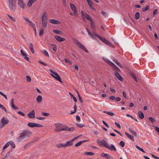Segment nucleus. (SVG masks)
<instances>
[{
    "mask_svg": "<svg viewBox=\"0 0 159 159\" xmlns=\"http://www.w3.org/2000/svg\"><path fill=\"white\" fill-rule=\"evenodd\" d=\"M32 134V133L30 130H24L20 133L19 136L17 138L16 141L18 142L25 141Z\"/></svg>",
    "mask_w": 159,
    "mask_h": 159,
    "instance_id": "1",
    "label": "nucleus"
},
{
    "mask_svg": "<svg viewBox=\"0 0 159 159\" xmlns=\"http://www.w3.org/2000/svg\"><path fill=\"white\" fill-rule=\"evenodd\" d=\"M8 6L11 11H14L16 9V2L17 0H8Z\"/></svg>",
    "mask_w": 159,
    "mask_h": 159,
    "instance_id": "2",
    "label": "nucleus"
},
{
    "mask_svg": "<svg viewBox=\"0 0 159 159\" xmlns=\"http://www.w3.org/2000/svg\"><path fill=\"white\" fill-rule=\"evenodd\" d=\"M74 42L77 45V46L80 48L85 52L87 53H89V52L88 50L85 48V47L82 44H81L78 40L75 38L73 39Z\"/></svg>",
    "mask_w": 159,
    "mask_h": 159,
    "instance_id": "3",
    "label": "nucleus"
},
{
    "mask_svg": "<svg viewBox=\"0 0 159 159\" xmlns=\"http://www.w3.org/2000/svg\"><path fill=\"white\" fill-rule=\"evenodd\" d=\"M1 124L0 125V128L2 129L9 123V120L7 118L3 117L1 120Z\"/></svg>",
    "mask_w": 159,
    "mask_h": 159,
    "instance_id": "4",
    "label": "nucleus"
},
{
    "mask_svg": "<svg viewBox=\"0 0 159 159\" xmlns=\"http://www.w3.org/2000/svg\"><path fill=\"white\" fill-rule=\"evenodd\" d=\"M50 72L52 73L53 74H51L52 76L54 78L56 79L59 82L62 83V82L61 80V79L60 76L58 75V74L56 72H54L52 70H50Z\"/></svg>",
    "mask_w": 159,
    "mask_h": 159,
    "instance_id": "5",
    "label": "nucleus"
},
{
    "mask_svg": "<svg viewBox=\"0 0 159 159\" xmlns=\"http://www.w3.org/2000/svg\"><path fill=\"white\" fill-rule=\"evenodd\" d=\"M81 14L83 19L84 20L85 18L90 21H92V20L90 16L86 12H84L83 11H81Z\"/></svg>",
    "mask_w": 159,
    "mask_h": 159,
    "instance_id": "6",
    "label": "nucleus"
},
{
    "mask_svg": "<svg viewBox=\"0 0 159 159\" xmlns=\"http://www.w3.org/2000/svg\"><path fill=\"white\" fill-rule=\"evenodd\" d=\"M27 125L29 127L31 128L34 127H42L43 126L42 125L32 122H29Z\"/></svg>",
    "mask_w": 159,
    "mask_h": 159,
    "instance_id": "7",
    "label": "nucleus"
},
{
    "mask_svg": "<svg viewBox=\"0 0 159 159\" xmlns=\"http://www.w3.org/2000/svg\"><path fill=\"white\" fill-rule=\"evenodd\" d=\"M17 3L19 7H20L22 9H24L26 7V4L23 0H18Z\"/></svg>",
    "mask_w": 159,
    "mask_h": 159,
    "instance_id": "8",
    "label": "nucleus"
},
{
    "mask_svg": "<svg viewBox=\"0 0 159 159\" xmlns=\"http://www.w3.org/2000/svg\"><path fill=\"white\" fill-rule=\"evenodd\" d=\"M70 8L74 12V15L77 16L78 15V12L74 4L72 3L70 4Z\"/></svg>",
    "mask_w": 159,
    "mask_h": 159,
    "instance_id": "9",
    "label": "nucleus"
},
{
    "mask_svg": "<svg viewBox=\"0 0 159 159\" xmlns=\"http://www.w3.org/2000/svg\"><path fill=\"white\" fill-rule=\"evenodd\" d=\"M55 125L56 127V129H55L56 132H59L61 131L62 127V125L60 123H57L55 124Z\"/></svg>",
    "mask_w": 159,
    "mask_h": 159,
    "instance_id": "10",
    "label": "nucleus"
},
{
    "mask_svg": "<svg viewBox=\"0 0 159 159\" xmlns=\"http://www.w3.org/2000/svg\"><path fill=\"white\" fill-rule=\"evenodd\" d=\"M23 19L27 22L28 25L31 26L32 28H34L35 26V24L30 20V19L28 18H25L24 17H23Z\"/></svg>",
    "mask_w": 159,
    "mask_h": 159,
    "instance_id": "11",
    "label": "nucleus"
},
{
    "mask_svg": "<svg viewBox=\"0 0 159 159\" xmlns=\"http://www.w3.org/2000/svg\"><path fill=\"white\" fill-rule=\"evenodd\" d=\"M116 77L120 80L122 82L123 81V79L121 75L117 73V71H116V72L114 73Z\"/></svg>",
    "mask_w": 159,
    "mask_h": 159,
    "instance_id": "12",
    "label": "nucleus"
},
{
    "mask_svg": "<svg viewBox=\"0 0 159 159\" xmlns=\"http://www.w3.org/2000/svg\"><path fill=\"white\" fill-rule=\"evenodd\" d=\"M101 39L102 41H103V42H104L105 43L107 44L108 45L111 47H113V45L109 41L107 40L105 38H103Z\"/></svg>",
    "mask_w": 159,
    "mask_h": 159,
    "instance_id": "13",
    "label": "nucleus"
},
{
    "mask_svg": "<svg viewBox=\"0 0 159 159\" xmlns=\"http://www.w3.org/2000/svg\"><path fill=\"white\" fill-rule=\"evenodd\" d=\"M35 111L34 110H32L27 114L28 117L31 118H33L35 117Z\"/></svg>",
    "mask_w": 159,
    "mask_h": 159,
    "instance_id": "14",
    "label": "nucleus"
},
{
    "mask_svg": "<svg viewBox=\"0 0 159 159\" xmlns=\"http://www.w3.org/2000/svg\"><path fill=\"white\" fill-rule=\"evenodd\" d=\"M129 74L136 82H137L138 81L135 75L133 72L129 71Z\"/></svg>",
    "mask_w": 159,
    "mask_h": 159,
    "instance_id": "15",
    "label": "nucleus"
},
{
    "mask_svg": "<svg viewBox=\"0 0 159 159\" xmlns=\"http://www.w3.org/2000/svg\"><path fill=\"white\" fill-rule=\"evenodd\" d=\"M54 38L58 42H60L66 40L65 39L62 38L60 36H55Z\"/></svg>",
    "mask_w": 159,
    "mask_h": 159,
    "instance_id": "16",
    "label": "nucleus"
},
{
    "mask_svg": "<svg viewBox=\"0 0 159 159\" xmlns=\"http://www.w3.org/2000/svg\"><path fill=\"white\" fill-rule=\"evenodd\" d=\"M101 156L105 157L107 159H113V157L111 155L104 153H102L101 154Z\"/></svg>",
    "mask_w": 159,
    "mask_h": 159,
    "instance_id": "17",
    "label": "nucleus"
},
{
    "mask_svg": "<svg viewBox=\"0 0 159 159\" xmlns=\"http://www.w3.org/2000/svg\"><path fill=\"white\" fill-rule=\"evenodd\" d=\"M100 146H103L104 147L107 148V146H108L105 140L102 139L101 141V144Z\"/></svg>",
    "mask_w": 159,
    "mask_h": 159,
    "instance_id": "18",
    "label": "nucleus"
},
{
    "mask_svg": "<svg viewBox=\"0 0 159 159\" xmlns=\"http://www.w3.org/2000/svg\"><path fill=\"white\" fill-rule=\"evenodd\" d=\"M108 149L110 150L111 151H116V149L115 146L112 144H111L110 145V146H109L108 145L107 146V148Z\"/></svg>",
    "mask_w": 159,
    "mask_h": 159,
    "instance_id": "19",
    "label": "nucleus"
},
{
    "mask_svg": "<svg viewBox=\"0 0 159 159\" xmlns=\"http://www.w3.org/2000/svg\"><path fill=\"white\" fill-rule=\"evenodd\" d=\"M49 21L50 23L53 24H58L60 23L59 21L54 19H50Z\"/></svg>",
    "mask_w": 159,
    "mask_h": 159,
    "instance_id": "20",
    "label": "nucleus"
},
{
    "mask_svg": "<svg viewBox=\"0 0 159 159\" xmlns=\"http://www.w3.org/2000/svg\"><path fill=\"white\" fill-rule=\"evenodd\" d=\"M36 100L38 103L39 104L41 103L42 101V98L41 96H38L36 98Z\"/></svg>",
    "mask_w": 159,
    "mask_h": 159,
    "instance_id": "21",
    "label": "nucleus"
},
{
    "mask_svg": "<svg viewBox=\"0 0 159 159\" xmlns=\"http://www.w3.org/2000/svg\"><path fill=\"white\" fill-rule=\"evenodd\" d=\"M48 20L47 16L46 14V12H44L42 15V21Z\"/></svg>",
    "mask_w": 159,
    "mask_h": 159,
    "instance_id": "22",
    "label": "nucleus"
},
{
    "mask_svg": "<svg viewBox=\"0 0 159 159\" xmlns=\"http://www.w3.org/2000/svg\"><path fill=\"white\" fill-rule=\"evenodd\" d=\"M37 0H29L28 1L27 6L29 7H30L31 6L32 4L36 1Z\"/></svg>",
    "mask_w": 159,
    "mask_h": 159,
    "instance_id": "23",
    "label": "nucleus"
},
{
    "mask_svg": "<svg viewBox=\"0 0 159 159\" xmlns=\"http://www.w3.org/2000/svg\"><path fill=\"white\" fill-rule=\"evenodd\" d=\"M73 144V142H72L71 140L68 141L66 143H65V147H66L72 145Z\"/></svg>",
    "mask_w": 159,
    "mask_h": 159,
    "instance_id": "24",
    "label": "nucleus"
},
{
    "mask_svg": "<svg viewBox=\"0 0 159 159\" xmlns=\"http://www.w3.org/2000/svg\"><path fill=\"white\" fill-rule=\"evenodd\" d=\"M29 46L30 50L33 54H34V51L33 48V45L31 43H30L29 44Z\"/></svg>",
    "mask_w": 159,
    "mask_h": 159,
    "instance_id": "25",
    "label": "nucleus"
},
{
    "mask_svg": "<svg viewBox=\"0 0 159 159\" xmlns=\"http://www.w3.org/2000/svg\"><path fill=\"white\" fill-rule=\"evenodd\" d=\"M113 61L120 67L121 68H123V66H122L119 62L118 61H117V60H116V59L114 58Z\"/></svg>",
    "mask_w": 159,
    "mask_h": 159,
    "instance_id": "26",
    "label": "nucleus"
},
{
    "mask_svg": "<svg viewBox=\"0 0 159 159\" xmlns=\"http://www.w3.org/2000/svg\"><path fill=\"white\" fill-rule=\"evenodd\" d=\"M125 134L128 137L130 138V139L133 140V141H134V137L133 136L130 135L129 133L126 132L125 133Z\"/></svg>",
    "mask_w": 159,
    "mask_h": 159,
    "instance_id": "27",
    "label": "nucleus"
},
{
    "mask_svg": "<svg viewBox=\"0 0 159 159\" xmlns=\"http://www.w3.org/2000/svg\"><path fill=\"white\" fill-rule=\"evenodd\" d=\"M139 116L140 118L142 119H143L144 118V115L143 113L141 111H139Z\"/></svg>",
    "mask_w": 159,
    "mask_h": 159,
    "instance_id": "28",
    "label": "nucleus"
},
{
    "mask_svg": "<svg viewBox=\"0 0 159 159\" xmlns=\"http://www.w3.org/2000/svg\"><path fill=\"white\" fill-rule=\"evenodd\" d=\"M65 143H60L57 144L56 145V147L58 148H65Z\"/></svg>",
    "mask_w": 159,
    "mask_h": 159,
    "instance_id": "29",
    "label": "nucleus"
},
{
    "mask_svg": "<svg viewBox=\"0 0 159 159\" xmlns=\"http://www.w3.org/2000/svg\"><path fill=\"white\" fill-rule=\"evenodd\" d=\"M129 132H130L132 134L134 135L136 137L137 136V134L136 132H135L134 131L131 129L130 128H129Z\"/></svg>",
    "mask_w": 159,
    "mask_h": 159,
    "instance_id": "30",
    "label": "nucleus"
},
{
    "mask_svg": "<svg viewBox=\"0 0 159 159\" xmlns=\"http://www.w3.org/2000/svg\"><path fill=\"white\" fill-rule=\"evenodd\" d=\"M140 14L139 12H137L135 14V19L136 20H138L139 19L140 17Z\"/></svg>",
    "mask_w": 159,
    "mask_h": 159,
    "instance_id": "31",
    "label": "nucleus"
},
{
    "mask_svg": "<svg viewBox=\"0 0 159 159\" xmlns=\"http://www.w3.org/2000/svg\"><path fill=\"white\" fill-rule=\"evenodd\" d=\"M42 26L44 28H45L47 26V20L42 21Z\"/></svg>",
    "mask_w": 159,
    "mask_h": 159,
    "instance_id": "32",
    "label": "nucleus"
},
{
    "mask_svg": "<svg viewBox=\"0 0 159 159\" xmlns=\"http://www.w3.org/2000/svg\"><path fill=\"white\" fill-rule=\"evenodd\" d=\"M103 112L111 116H113L114 115V114L113 113L111 112H108L106 111H103Z\"/></svg>",
    "mask_w": 159,
    "mask_h": 159,
    "instance_id": "33",
    "label": "nucleus"
},
{
    "mask_svg": "<svg viewBox=\"0 0 159 159\" xmlns=\"http://www.w3.org/2000/svg\"><path fill=\"white\" fill-rule=\"evenodd\" d=\"M9 145H10L11 147L13 148H15V144L12 141H9Z\"/></svg>",
    "mask_w": 159,
    "mask_h": 159,
    "instance_id": "34",
    "label": "nucleus"
},
{
    "mask_svg": "<svg viewBox=\"0 0 159 159\" xmlns=\"http://www.w3.org/2000/svg\"><path fill=\"white\" fill-rule=\"evenodd\" d=\"M90 22V25H91V27L92 28V29L95 30V25L94 23L92 22V21H91Z\"/></svg>",
    "mask_w": 159,
    "mask_h": 159,
    "instance_id": "35",
    "label": "nucleus"
},
{
    "mask_svg": "<svg viewBox=\"0 0 159 159\" xmlns=\"http://www.w3.org/2000/svg\"><path fill=\"white\" fill-rule=\"evenodd\" d=\"M62 128L61 131H66L67 130V129H68V127L63 125H62Z\"/></svg>",
    "mask_w": 159,
    "mask_h": 159,
    "instance_id": "36",
    "label": "nucleus"
},
{
    "mask_svg": "<svg viewBox=\"0 0 159 159\" xmlns=\"http://www.w3.org/2000/svg\"><path fill=\"white\" fill-rule=\"evenodd\" d=\"M85 155H89L91 156H93L94 155V153L92 152H86L84 153Z\"/></svg>",
    "mask_w": 159,
    "mask_h": 159,
    "instance_id": "37",
    "label": "nucleus"
},
{
    "mask_svg": "<svg viewBox=\"0 0 159 159\" xmlns=\"http://www.w3.org/2000/svg\"><path fill=\"white\" fill-rule=\"evenodd\" d=\"M53 32L55 33L58 34H61V33H62L61 31L60 30H53Z\"/></svg>",
    "mask_w": 159,
    "mask_h": 159,
    "instance_id": "38",
    "label": "nucleus"
},
{
    "mask_svg": "<svg viewBox=\"0 0 159 159\" xmlns=\"http://www.w3.org/2000/svg\"><path fill=\"white\" fill-rule=\"evenodd\" d=\"M9 145V142L7 143L4 146L3 148L2 151H4V149H6L7 148Z\"/></svg>",
    "mask_w": 159,
    "mask_h": 159,
    "instance_id": "39",
    "label": "nucleus"
},
{
    "mask_svg": "<svg viewBox=\"0 0 159 159\" xmlns=\"http://www.w3.org/2000/svg\"><path fill=\"white\" fill-rule=\"evenodd\" d=\"M51 46H53L52 49V50L54 51H56L57 50V45L55 44H51Z\"/></svg>",
    "mask_w": 159,
    "mask_h": 159,
    "instance_id": "40",
    "label": "nucleus"
},
{
    "mask_svg": "<svg viewBox=\"0 0 159 159\" xmlns=\"http://www.w3.org/2000/svg\"><path fill=\"white\" fill-rule=\"evenodd\" d=\"M149 9V7L148 6H146L145 8H143L142 9V11L143 12H144L145 11H148Z\"/></svg>",
    "mask_w": 159,
    "mask_h": 159,
    "instance_id": "41",
    "label": "nucleus"
},
{
    "mask_svg": "<svg viewBox=\"0 0 159 159\" xmlns=\"http://www.w3.org/2000/svg\"><path fill=\"white\" fill-rule=\"evenodd\" d=\"M113 68L115 69V71H117V73L120 72V69L116 65H114V67Z\"/></svg>",
    "mask_w": 159,
    "mask_h": 159,
    "instance_id": "42",
    "label": "nucleus"
},
{
    "mask_svg": "<svg viewBox=\"0 0 159 159\" xmlns=\"http://www.w3.org/2000/svg\"><path fill=\"white\" fill-rule=\"evenodd\" d=\"M0 107L5 112H7V110L2 105L0 104Z\"/></svg>",
    "mask_w": 159,
    "mask_h": 159,
    "instance_id": "43",
    "label": "nucleus"
},
{
    "mask_svg": "<svg viewBox=\"0 0 159 159\" xmlns=\"http://www.w3.org/2000/svg\"><path fill=\"white\" fill-rule=\"evenodd\" d=\"M43 53H44V55L46 56H48V57H49V56L48 53V52H47V51L46 50H43Z\"/></svg>",
    "mask_w": 159,
    "mask_h": 159,
    "instance_id": "44",
    "label": "nucleus"
},
{
    "mask_svg": "<svg viewBox=\"0 0 159 159\" xmlns=\"http://www.w3.org/2000/svg\"><path fill=\"white\" fill-rule=\"evenodd\" d=\"M11 106L12 108L15 110L18 109H19L18 107H17L16 106L14 103H12L11 104Z\"/></svg>",
    "mask_w": 159,
    "mask_h": 159,
    "instance_id": "45",
    "label": "nucleus"
},
{
    "mask_svg": "<svg viewBox=\"0 0 159 159\" xmlns=\"http://www.w3.org/2000/svg\"><path fill=\"white\" fill-rule=\"evenodd\" d=\"M26 80L28 82H30L31 81V78L30 76L27 75L26 76Z\"/></svg>",
    "mask_w": 159,
    "mask_h": 159,
    "instance_id": "46",
    "label": "nucleus"
},
{
    "mask_svg": "<svg viewBox=\"0 0 159 159\" xmlns=\"http://www.w3.org/2000/svg\"><path fill=\"white\" fill-rule=\"evenodd\" d=\"M82 143V142H81V141H80V142L77 143H76L75 145V146L76 147L79 146Z\"/></svg>",
    "mask_w": 159,
    "mask_h": 159,
    "instance_id": "47",
    "label": "nucleus"
},
{
    "mask_svg": "<svg viewBox=\"0 0 159 159\" xmlns=\"http://www.w3.org/2000/svg\"><path fill=\"white\" fill-rule=\"evenodd\" d=\"M76 125L78 127L80 128H82L84 126L83 124H80L79 123H76Z\"/></svg>",
    "mask_w": 159,
    "mask_h": 159,
    "instance_id": "48",
    "label": "nucleus"
},
{
    "mask_svg": "<svg viewBox=\"0 0 159 159\" xmlns=\"http://www.w3.org/2000/svg\"><path fill=\"white\" fill-rule=\"evenodd\" d=\"M136 147L138 149H139V150L140 151L142 152H145L144 151V150L143 149L139 147L138 146H137V145H136Z\"/></svg>",
    "mask_w": 159,
    "mask_h": 159,
    "instance_id": "49",
    "label": "nucleus"
},
{
    "mask_svg": "<svg viewBox=\"0 0 159 159\" xmlns=\"http://www.w3.org/2000/svg\"><path fill=\"white\" fill-rule=\"evenodd\" d=\"M101 14L104 17H107V13L103 11L101 12Z\"/></svg>",
    "mask_w": 159,
    "mask_h": 159,
    "instance_id": "50",
    "label": "nucleus"
},
{
    "mask_svg": "<svg viewBox=\"0 0 159 159\" xmlns=\"http://www.w3.org/2000/svg\"><path fill=\"white\" fill-rule=\"evenodd\" d=\"M148 119L152 123H153L155 121V120L152 117H149Z\"/></svg>",
    "mask_w": 159,
    "mask_h": 159,
    "instance_id": "51",
    "label": "nucleus"
},
{
    "mask_svg": "<svg viewBox=\"0 0 159 159\" xmlns=\"http://www.w3.org/2000/svg\"><path fill=\"white\" fill-rule=\"evenodd\" d=\"M119 144L120 146H121L122 147H124L125 145V143L123 141H121L120 143Z\"/></svg>",
    "mask_w": 159,
    "mask_h": 159,
    "instance_id": "52",
    "label": "nucleus"
},
{
    "mask_svg": "<svg viewBox=\"0 0 159 159\" xmlns=\"http://www.w3.org/2000/svg\"><path fill=\"white\" fill-rule=\"evenodd\" d=\"M89 6H91V4H92V2L91 0H86Z\"/></svg>",
    "mask_w": 159,
    "mask_h": 159,
    "instance_id": "53",
    "label": "nucleus"
},
{
    "mask_svg": "<svg viewBox=\"0 0 159 159\" xmlns=\"http://www.w3.org/2000/svg\"><path fill=\"white\" fill-rule=\"evenodd\" d=\"M44 33V30L43 29H41L39 33L40 36H42L43 35Z\"/></svg>",
    "mask_w": 159,
    "mask_h": 159,
    "instance_id": "54",
    "label": "nucleus"
},
{
    "mask_svg": "<svg viewBox=\"0 0 159 159\" xmlns=\"http://www.w3.org/2000/svg\"><path fill=\"white\" fill-rule=\"evenodd\" d=\"M76 120L78 122H80V117L79 116H76Z\"/></svg>",
    "mask_w": 159,
    "mask_h": 159,
    "instance_id": "55",
    "label": "nucleus"
},
{
    "mask_svg": "<svg viewBox=\"0 0 159 159\" xmlns=\"http://www.w3.org/2000/svg\"><path fill=\"white\" fill-rule=\"evenodd\" d=\"M42 114L43 116H48L49 115V114L48 113L43 112H42Z\"/></svg>",
    "mask_w": 159,
    "mask_h": 159,
    "instance_id": "56",
    "label": "nucleus"
},
{
    "mask_svg": "<svg viewBox=\"0 0 159 159\" xmlns=\"http://www.w3.org/2000/svg\"><path fill=\"white\" fill-rule=\"evenodd\" d=\"M108 64L110 66H113V68L114 67V65H115L111 61L108 63Z\"/></svg>",
    "mask_w": 159,
    "mask_h": 159,
    "instance_id": "57",
    "label": "nucleus"
},
{
    "mask_svg": "<svg viewBox=\"0 0 159 159\" xmlns=\"http://www.w3.org/2000/svg\"><path fill=\"white\" fill-rule=\"evenodd\" d=\"M78 96L79 97V100L80 101V102L81 103H82L83 102V101L81 97H80V94L79 93H78Z\"/></svg>",
    "mask_w": 159,
    "mask_h": 159,
    "instance_id": "58",
    "label": "nucleus"
},
{
    "mask_svg": "<svg viewBox=\"0 0 159 159\" xmlns=\"http://www.w3.org/2000/svg\"><path fill=\"white\" fill-rule=\"evenodd\" d=\"M116 101L117 102H119L121 100V98L119 97L115 98Z\"/></svg>",
    "mask_w": 159,
    "mask_h": 159,
    "instance_id": "59",
    "label": "nucleus"
},
{
    "mask_svg": "<svg viewBox=\"0 0 159 159\" xmlns=\"http://www.w3.org/2000/svg\"><path fill=\"white\" fill-rule=\"evenodd\" d=\"M113 130L116 132L118 133L121 136H123V135L120 132H119V131H118V130H117L115 129H113Z\"/></svg>",
    "mask_w": 159,
    "mask_h": 159,
    "instance_id": "60",
    "label": "nucleus"
},
{
    "mask_svg": "<svg viewBox=\"0 0 159 159\" xmlns=\"http://www.w3.org/2000/svg\"><path fill=\"white\" fill-rule=\"evenodd\" d=\"M20 52L21 53L23 56H25L26 55V54L21 49L20 50Z\"/></svg>",
    "mask_w": 159,
    "mask_h": 159,
    "instance_id": "61",
    "label": "nucleus"
},
{
    "mask_svg": "<svg viewBox=\"0 0 159 159\" xmlns=\"http://www.w3.org/2000/svg\"><path fill=\"white\" fill-rule=\"evenodd\" d=\"M157 13V9H155L153 11V16H154Z\"/></svg>",
    "mask_w": 159,
    "mask_h": 159,
    "instance_id": "62",
    "label": "nucleus"
},
{
    "mask_svg": "<svg viewBox=\"0 0 159 159\" xmlns=\"http://www.w3.org/2000/svg\"><path fill=\"white\" fill-rule=\"evenodd\" d=\"M68 130L70 131H72L75 129V128L74 127H71L69 128H68Z\"/></svg>",
    "mask_w": 159,
    "mask_h": 159,
    "instance_id": "63",
    "label": "nucleus"
},
{
    "mask_svg": "<svg viewBox=\"0 0 159 159\" xmlns=\"http://www.w3.org/2000/svg\"><path fill=\"white\" fill-rule=\"evenodd\" d=\"M151 155H152V157L153 158H154L155 159H159V157L155 156V155L153 154H151Z\"/></svg>",
    "mask_w": 159,
    "mask_h": 159,
    "instance_id": "64",
    "label": "nucleus"
}]
</instances>
